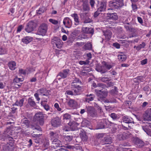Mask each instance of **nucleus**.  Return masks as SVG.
<instances>
[{"label": "nucleus", "instance_id": "1", "mask_svg": "<svg viewBox=\"0 0 151 151\" xmlns=\"http://www.w3.org/2000/svg\"><path fill=\"white\" fill-rule=\"evenodd\" d=\"M107 94L108 92L106 90H98L97 92L98 100L100 101L103 103L116 102V101L115 99H110L109 100L106 99V98L107 96Z\"/></svg>", "mask_w": 151, "mask_h": 151}, {"label": "nucleus", "instance_id": "2", "mask_svg": "<svg viewBox=\"0 0 151 151\" xmlns=\"http://www.w3.org/2000/svg\"><path fill=\"white\" fill-rule=\"evenodd\" d=\"M82 84L81 81L79 79L76 78L71 83V89L72 90L76 89L80 93L82 89Z\"/></svg>", "mask_w": 151, "mask_h": 151}, {"label": "nucleus", "instance_id": "3", "mask_svg": "<svg viewBox=\"0 0 151 151\" xmlns=\"http://www.w3.org/2000/svg\"><path fill=\"white\" fill-rule=\"evenodd\" d=\"M6 139H8L9 142L7 143L6 145H4L3 147V150L4 151H13L14 148V142L12 140L13 138L12 137L7 135L6 137Z\"/></svg>", "mask_w": 151, "mask_h": 151}, {"label": "nucleus", "instance_id": "4", "mask_svg": "<svg viewBox=\"0 0 151 151\" xmlns=\"http://www.w3.org/2000/svg\"><path fill=\"white\" fill-rule=\"evenodd\" d=\"M123 0H113L109 2V6L111 9H118L123 5Z\"/></svg>", "mask_w": 151, "mask_h": 151}, {"label": "nucleus", "instance_id": "5", "mask_svg": "<svg viewBox=\"0 0 151 151\" xmlns=\"http://www.w3.org/2000/svg\"><path fill=\"white\" fill-rule=\"evenodd\" d=\"M48 26L47 24L45 23H42L40 24L38 27L36 34L42 36L45 35L47 32Z\"/></svg>", "mask_w": 151, "mask_h": 151}, {"label": "nucleus", "instance_id": "6", "mask_svg": "<svg viewBox=\"0 0 151 151\" xmlns=\"http://www.w3.org/2000/svg\"><path fill=\"white\" fill-rule=\"evenodd\" d=\"M34 120L37 121L40 125L43 126L44 124V116L43 113L40 112L36 113L34 117Z\"/></svg>", "mask_w": 151, "mask_h": 151}, {"label": "nucleus", "instance_id": "7", "mask_svg": "<svg viewBox=\"0 0 151 151\" xmlns=\"http://www.w3.org/2000/svg\"><path fill=\"white\" fill-rule=\"evenodd\" d=\"M51 43L53 47L58 48H60L63 45L62 40L58 37H54L52 40Z\"/></svg>", "mask_w": 151, "mask_h": 151}, {"label": "nucleus", "instance_id": "8", "mask_svg": "<svg viewBox=\"0 0 151 151\" xmlns=\"http://www.w3.org/2000/svg\"><path fill=\"white\" fill-rule=\"evenodd\" d=\"M122 121L123 123H125L128 124V127L130 128H132V126L134 124L133 119L130 117L127 116H124L122 117ZM122 123V122H121Z\"/></svg>", "mask_w": 151, "mask_h": 151}, {"label": "nucleus", "instance_id": "9", "mask_svg": "<svg viewBox=\"0 0 151 151\" xmlns=\"http://www.w3.org/2000/svg\"><path fill=\"white\" fill-rule=\"evenodd\" d=\"M106 6L107 2L106 1H102L97 4V9L98 11L104 12L106 10Z\"/></svg>", "mask_w": 151, "mask_h": 151}, {"label": "nucleus", "instance_id": "10", "mask_svg": "<svg viewBox=\"0 0 151 151\" xmlns=\"http://www.w3.org/2000/svg\"><path fill=\"white\" fill-rule=\"evenodd\" d=\"M35 24L33 21L29 22L27 24L25 30L28 33H30L33 31L35 28Z\"/></svg>", "mask_w": 151, "mask_h": 151}, {"label": "nucleus", "instance_id": "11", "mask_svg": "<svg viewBox=\"0 0 151 151\" xmlns=\"http://www.w3.org/2000/svg\"><path fill=\"white\" fill-rule=\"evenodd\" d=\"M143 124H144L142 126L143 129L147 134L150 133L151 130V123L143 121Z\"/></svg>", "mask_w": 151, "mask_h": 151}, {"label": "nucleus", "instance_id": "12", "mask_svg": "<svg viewBox=\"0 0 151 151\" xmlns=\"http://www.w3.org/2000/svg\"><path fill=\"white\" fill-rule=\"evenodd\" d=\"M143 119L144 122H151V108L146 111L143 115Z\"/></svg>", "mask_w": 151, "mask_h": 151}, {"label": "nucleus", "instance_id": "13", "mask_svg": "<svg viewBox=\"0 0 151 151\" xmlns=\"http://www.w3.org/2000/svg\"><path fill=\"white\" fill-rule=\"evenodd\" d=\"M78 130L79 131V135L82 140L84 141H87L88 139V137L86 135V132L84 130L78 128L77 130Z\"/></svg>", "mask_w": 151, "mask_h": 151}, {"label": "nucleus", "instance_id": "14", "mask_svg": "<svg viewBox=\"0 0 151 151\" xmlns=\"http://www.w3.org/2000/svg\"><path fill=\"white\" fill-rule=\"evenodd\" d=\"M70 70L68 69L63 70L59 73L57 77L60 76L61 78H65L69 75Z\"/></svg>", "mask_w": 151, "mask_h": 151}, {"label": "nucleus", "instance_id": "15", "mask_svg": "<svg viewBox=\"0 0 151 151\" xmlns=\"http://www.w3.org/2000/svg\"><path fill=\"white\" fill-rule=\"evenodd\" d=\"M81 30L82 32L85 34H90L91 35H93L94 34V29L91 27H82Z\"/></svg>", "mask_w": 151, "mask_h": 151}, {"label": "nucleus", "instance_id": "16", "mask_svg": "<svg viewBox=\"0 0 151 151\" xmlns=\"http://www.w3.org/2000/svg\"><path fill=\"white\" fill-rule=\"evenodd\" d=\"M61 123L60 119L59 117H57L53 119L52 120L51 124L53 126L57 127L60 125Z\"/></svg>", "mask_w": 151, "mask_h": 151}, {"label": "nucleus", "instance_id": "17", "mask_svg": "<svg viewBox=\"0 0 151 151\" xmlns=\"http://www.w3.org/2000/svg\"><path fill=\"white\" fill-rule=\"evenodd\" d=\"M63 22L65 27L66 28H70L72 25V21L68 17L65 18L63 19Z\"/></svg>", "mask_w": 151, "mask_h": 151}, {"label": "nucleus", "instance_id": "18", "mask_svg": "<svg viewBox=\"0 0 151 151\" xmlns=\"http://www.w3.org/2000/svg\"><path fill=\"white\" fill-rule=\"evenodd\" d=\"M75 147L68 145H61L60 150V151H68V149H74Z\"/></svg>", "mask_w": 151, "mask_h": 151}, {"label": "nucleus", "instance_id": "19", "mask_svg": "<svg viewBox=\"0 0 151 151\" xmlns=\"http://www.w3.org/2000/svg\"><path fill=\"white\" fill-rule=\"evenodd\" d=\"M82 127H86L91 129H93L92 128V126L91 125L90 122L86 119H84L81 124Z\"/></svg>", "mask_w": 151, "mask_h": 151}, {"label": "nucleus", "instance_id": "20", "mask_svg": "<svg viewBox=\"0 0 151 151\" xmlns=\"http://www.w3.org/2000/svg\"><path fill=\"white\" fill-rule=\"evenodd\" d=\"M68 105L74 109L77 106V102L74 100L70 99L68 102Z\"/></svg>", "mask_w": 151, "mask_h": 151}, {"label": "nucleus", "instance_id": "21", "mask_svg": "<svg viewBox=\"0 0 151 151\" xmlns=\"http://www.w3.org/2000/svg\"><path fill=\"white\" fill-rule=\"evenodd\" d=\"M82 6V8L80 9L81 12H88L89 11L90 7L87 2H84Z\"/></svg>", "mask_w": 151, "mask_h": 151}, {"label": "nucleus", "instance_id": "22", "mask_svg": "<svg viewBox=\"0 0 151 151\" xmlns=\"http://www.w3.org/2000/svg\"><path fill=\"white\" fill-rule=\"evenodd\" d=\"M22 126L23 127L27 128L29 127V121L27 118H24L22 121Z\"/></svg>", "mask_w": 151, "mask_h": 151}, {"label": "nucleus", "instance_id": "23", "mask_svg": "<svg viewBox=\"0 0 151 151\" xmlns=\"http://www.w3.org/2000/svg\"><path fill=\"white\" fill-rule=\"evenodd\" d=\"M33 40L32 37L30 36H27L23 37L22 41L23 42L26 44H27L31 42Z\"/></svg>", "mask_w": 151, "mask_h": 151}, {"label": "nucleus", "instance_id": "24", "mask_svg": "<svg viewBox=\"0 0 151 151\" xmlns=\"http://www.w3.org/2000/svg\"><path fill=\"white\" fill-rule=\"evenodd\" d=\"M72 90L74 91L73 92L72 91L67 90L65 92V93L68 95L72 96H76L80 94V93L76 90V89H74V90Z\"/></svg>", "mask_w": 151, "mask_h": 151}, {"label": "nucleus", "instance_id": "25", "mask_svg": "<svg viewBox=\"0 0 151 151\" xmlns=\"http://www.w3.org/2000/svg\"><path fill=\"white\" fill-rule=\"evenodd\" d=\"M107 14L110 19L114 20H116L118 18L117 14L116 13H107Z\"/></svg>", "mask_w": 151, "mask_h": 151}, {"label": "nucleus", "instance_id": "26", "mask_svg": "<svg viewBox=\"0 0 151 151\" xmlns=\"http://www.w3.org/2000/svg\"><path fill=\"white\" fill-rule=\"evenodd\" d=\"M51 140L52 142V144L54 145L53 147H60V144H59L60 142V140L58 139V138H55L54 139H52Z\"/></svg>", "mask_w": 151, "mask_h": 151}, {"label": "nucleus", "instance_id": "27", "mask_svg": "<svg viewBox=\"0 0 151 151\" xmlns=\"http://www.w3.org/2000/svg\"><path fill=\"white\" fill-rule=\"evenodd\" d=\"M87 97L85 98V101L86 102H89L90 101H93L94 98L95 96L92 94H90L89 95L87 94L86 95Z\"/></svg>", "mask_w": 151, "mask_h": 151}, {"label": "nucleus", "instance_id": "28", "mask_svg": "<svg viewBox=\"0 0 151 151\" xmlns=\"http://www.w3.org/2000/svg\"><path fill=\"white\" fill-rule=\"evenodd\" d=\"M51 139L58 138V131H52L50 133Z\"/></svg>", "mask_w": 151, "mask_h": 151}, {"label": "nucleus", "instance_id": "29", "mask_svg": "<svg viewBox=\"0 0 151 151\" xmlns=\"http://www.w3.org/2000/svg\"><path fill=\"white\" fill-rule=\"evenodd\" d=\"M27 102L31 106L33 107L36 106V104L34 100L32 99V97H30L28 99Z\"/></svg>", "mask_w": 151, "mask_h": 151}, {"label": "nucleus", "instance_id": "30", "mask_svg": "<svg viewBox=\"0 0 151 151\" xmlns=\"http://www.w3.org/2000/svg\"><path fill=\"white\" fill-rule=\"evenodd\" d=\"M104 35L106 39L108 40H110L111 37L112 33L109 30H107L104 32Z\"/></svg>", "mask_w": 151, "mask_h": 151}, {"label": "nucleus", "instance_id": "31", "mask_svg": "<svg viewBox=\"0 0 151 151\" xmlns=\"http://www.w3.org/2000/svg\"><path fill=\"white\" fill-rule=\"evenodd\" d=\"M24 101V99L23 98L19 100V101L17 100L15 103L13 105V106L15 105L19 106L20 107H21L23 105Z\"/></svg>", "mask_w": 151, "mask_h": 151}, {"label": "nucleus", "instance_id": "32", "mask_svg": "<svg viewBox=\"0 0 151 151\" xmlns=\"http://www.w3.org/2000/svg\"><path fill=\"white\" fill-rule=\"evenodd\" d=\"M16 63L13 61L10 62L8 63L9 68L11 70H14L16 68Z\"/></svg>", "mask_w": 151, "mask_h": 151}, {"label": "nucleus", "instance_id": "33", "mask_svg": "<svg viewBox=\"0 0 151 151\" xmlns=\"http://www.w3.org/2000/svg\"><path fill=\"white\" fill-rule=\"evenodd\" d=\"M109 115L114 120H117L119 119L120 117L119 115L115 113H111Z\"/></svg>", "mask_w": 151, "mask_h": 151}, {"label": "nucleus", "instance_id": "34", "mask_svg": "<svg viewBox=\"0 0 151 151\" xmlns=\"http://www.w3.org/2000/svg\"><path fill=\"white\" fill-rule=\"evenodd\" d=\"M37 92L39 93L42 94L43 95H47L48 93L47 92V91L45 88H41L37 90Z\"/></svg>", "mask_w": 151, "mask_h": 151}, {"label": "nucleus", "instance_id": "35", "mask_svg": "<svg viewBox=\"0 0 151 151\" xmlns=\"http://www.w3.org/2000/svg\"><path fill=\"white\" fill-rule=\"evenodd\" d=\"M118 58L120 61L122 62L125 61L127 58L126 55L123 54L118 55Z\"/></svg>", "mask_w": 151, "mask_h": 151}, {"label": "nucleus", "instance_id": "36", "mask_svg": "<svg viewBox=\"0 0 151 151\" xmlns=\"http://www.w3.org/2000/svg\"><path fill=\"white\" fill-rule=\"evenodd\" d=\"M46 10L45 7L42 6L40 7L39 9L37 11V15H40L42 14Z\"/></svg>", "mask_w": 151, "mask_h": 151}, {"label": "nucleus", "instance_id": "37", "mask_svg": "<svg viewBox=\"0 0 151 151\" xmlns=\"http://www.w3.org/2000/svg\"><path fill=\"white\" fill-rule=\"evenodd\" d=\"M74 126L73 125H72L71 128H69L67 127H66L65 126L63 128V130L65 131H69L70 129L72 131L76 130L78 129V128L76 127L75 126H74V128H73Z\"/></svg>", "mask_w": 151, "mask_h": 151}, {"label": "nucleus", "instance_id": "38", "mask_svg": "<svg viewBox=\"0 0 151 151\" xmlns=\"http://www.w3.org/2000/svg\"><path fill=\"white\" fill-rule=\"evenodd\" d=\"M71 16L74 18V21L76 23V24L78 25L79 24V21L78 19V17L77 14H72Z\"/></svg>", "mask_w": 151, "mask_h": 151}, {"label": "nucleus", "instance_id": "39", "mask_svg": "<svg viewBox=\"0 0 151 151\" xmlns=\"http://www.w3.org/2000/svg\"><path fill=\"white\" fill-rule=\"evenodd\" d=\"M38 122L37 121L34 120V119L33 118V121L32 122L30 125L31 128L32 129H34L35 127L38 126Z\"/></svg>", "mask_w": 151, "mask_h": 151}, {"label": "nucleus", "instance_id": "40", "mask_svg": "<svg viewBox=\"0 0 151 151\" xmlns=\"http://www.w3.org/2000/svg\"><path fill=\"white\" fill-rule=\"evenodd\" d=\"M124 27L127 31H129L131 32L134 31L135 30L134 28L131 26L128 25H124Z\"/></svg>", "mask_w": 151, "mask_h": 151}, {"label": "nucleus", "instance_id": "41", "mask_svg": "<svg viewBox=\"0 0 151 151\" xmlns=\"http://www.w3.org/2000/svg\"><path fill=\"white\" fill-rule=\"evenodd\" d=\"M103 64L104 67L106 68L108 70H110L112 67L111 65L108 64L105 62H103Z\"/></svg>", "mask_w": 151, "mask_h": 151}, {"label": "nucleus", "instance_id": "42", "mask_svg": "<svg viewBox=\"0 0 151 151\" xmlns=\"http://www.w3.org/2000/svg\"><path fill=\"white\" fill-rule=\"evenodd\" d=\"M123 135V137H124V140L131 137L132 136V134L129 132L124 133Z\"/></svg>", "mask_w": 151, "mask_h": 151}, {"label": "nucleus", "instance_id": "43", "mask_svg": "<svg viewBox=\"0 0 151 151\" xmlns=\"http://www.w3.org/2000/svg\"><path fill=\"white\" fill-rule=\"evenodd\" d=\"M7 52V50L5 48L0 47V55H4Z\"/></svg>", "mask_w": 151, "mask_h": 151}, {"label": "nucleus", "instance_id": "44", "mask_svg": "<svg viewBox=\"0 0 151 151\" xmlns=\"http://www.w3.org/2000/svg\"><path fill=\"white\" fill-rule=\"evenodd\" d=\"M72 136H66L64 137L65 140L67 142L71 141L73 139Z\"/></svg>", "mask_w": 151, "mask_h": 151}, {"label": "nucleus", "instance_id": "45", "mask_svg": "<svg viewBox=\"0 0 151 151\" xmlns=\"http://www.w3.org/2000/svg\"><path fill=\"white\" fill-rule=\"evenodd\" d=\"M146 45V44L144 42H142V44H139L137 46V51L140 50L141 48H144Z\"/></svg>", "mask_w": 151, "mask_h": 151}, {"label": "nucleus", "instance_id": "46", "mask_svg": "<svg viewBox=\"0 0 151 151\" xmlns=\"http://www.w3.org/2000/svg\"><path fill=\"white\" fill-rule=\"evenodd\" d=\"M81 12L79 14L80 17L81 19H84L86 18V17L87 13L86 12Z\"/></svg>", "mask_w": 151, "mask_h": 151}, {"label": "nucleus", "instance_id": "47", "mask_svg": "<svg viewBox=\"0 0 151 151\" xmlns=\"http://www.w3.org/2000/svg\"><path fill=\"white\" fill-rule=\"evenodd\" d=\"M71 116L68 113H66L63 114V119H69L70 118Z\"/></svg>", "mask_w": 151, "mask_h": 151}, {"label": "nucleus", "instance_id": "48", "mask_svg": "<svg viewBox=\"0 0 151 151\" xmlns=\"http://www.w3.org/2000/svg\"><path fill=\"white\" fill-rule=\"evenodd\" d=\"M90 116L92 117H96L97 115V113L96 111L94 109L93 111H92L91 113L88 114Z\"/></svg>", "mask_w": 151, "mask_h": 151}, {"label": "nucleus", "instance_id": "49", "mask_svg": "<svg viewBox=\"0 0 151 151\" xmlns=\"http://www.w3.org/2000/svg\"><path fill=\"white\" fill-rule=\"evenodd\" d=\"M89 63V61L88 60H86V61H80L79 63L81 65L88 64Z\"/></svg>", "mask_w": 151, "mask_h": 151}, {"label": "nucleus", "instance_id": "50", "mask_svg": "<svg viewBox=\"0 0 151 151\" xmlns=\"http://www.w3.org/2000/svg\"><path fill=\"white\" fill-rule=\"evenodd\" d=\"M123 134H119L117 135V138L119 140H124V137H123Z\"/></svg>", "mask_w": 151, "mask_h": 151}, {"label": "nucleus", "instance_id": "51", "mask_svg": "<svg viewBox=\"0 0 151 151\" xmlns=\"http://www.w3.org/2000/svg\"><path fill=\"white\" fill-rule=\"evenodd\" d=\"M87 113L89 114L94 109L93 107L91 106H88L86 108Z\"/></svg>", "mask_w": 151, "mask_h": 151}, {"label": "nucleus", "instance_id": "52", "mask_svg": "<svg viewBox=\"0 0 151 151\" xmlns=\"http://www.w3.org/2000/svg\"><path fill=\"white\" fill-rule=\"evenodd\" d=\"M104 140L106 143H109V142H111V138L110 137H106L104 138Z\"/></svg>", "mask_w": 151, "mask_h": 151}, {"label": "nucleus", "instance_id": "53", "mask_svg": "<svg viewBox=\"0 0 151 151\" xmlns=\"http://www.w3.org/2000/svg\"><path fill=\"white\" fill-rule=\"evenodd\" d=\"M137 79L138 81V82H143L144 81V78L142 76H138L137 78Z\"/></svg>", "mask_w": 151, "mask_h": 151}, {"label": "nucleus", "instance_id": "54", "mask_svg": "<svg viewBox=\"0 0 151 151\" xmlns=\"http://www.w3.org/2000/svg\"><path fill=\"white\" fill-rule=\"evenodd\" d=\"M49 21L54 24H57L58 23V21L51 19H49Z\"/></svg>", "mask_w": 151, "mask_h": 151}, {"label": "nucleus", "instance_id": "55", "mask_svg": "<svg viewBox=\"0 0 151 151\" xmlns=\"http://www.w3.org/2000/svg\"><path fill=\"white\" fill-rule=\"evenodd\" d=\"M84 19V23H90L92 21V19L90 18H85Z\"/></svg>", "mask_w": 151, "mask_h": 151}, {"label": "nucleus", "instance_id": "56", "mask_svg": "<svg viewBox=\"0 0 151 151\" xmlns=\"http://www.w3.org/2000/svg\"><path fill=\"white\" fill-rule=\"evenodd\" d=\"M95 3V2L94 0H90V4L91 7L92 8H94V4Z\"/></svg>", "mask_w": 151, "mask_h": 151}, {"label": "nucleus", "instance_id": "57", "mask_svg": "<svg viewBox=\"0 0 151 151\" xmlns=\"http://www.w3.org/2000/svg\"><path fill=\"white\" fill-rule=\"evenodd\" d=\"M94 106L96 109H97L98 110H99L100 111V112H101V108L97 104H96V103H94Z\"/></svg>", "mask_w": 151, "mask_h": 151}, {"label": "nucleus", "instance_id": "58", "mask_svg": "<svg viewBox=\"0 0 151 151\" xmlns=\"http://www.w3.org/2000/svg\"><path fill=\"white\" fill-rule=\"evenodd\" d=\"M54 107H55L57 109V110L58 111H60L61 110V109L60 108L59 106V104L57 103H56L54 104Z\"/></svg>", "mask_w": 151, "mask_h": 151}, {"label": "nucleus", "instance_id": "59", "mask_svg": "<svg viewBox=\"0 0 151 151\" xmlns=\"http://www.w3.org/2000/svg\"><path fill=\"white\" fill-rule=\"evenodd\" d=\"M104 125L101 123L99 124H98V129H102L104 128Z\"/></svg>", "mask_w": 151, "mask_h": 151}, {"label": "nucleus", "instance_id": "60", "mask_svg": "<svg viewBox=\"0 0 151 151\" xmlns=\"http://www.w3.org/2000/svg\"><path fill=\"white\" fill-rule=\"evenodd\" d=\"M19 73L21 74L25 75L26 74L27 71L25 70H24L22 69H20L19 70Z\"/></svg>", "mask_w": 151, "mask_h": 151}, {"label": "nucleus", "instance_id": "61", "mask_svg": "<svg viewBox=\"0 0 151 151\" xmlns=\"http://www.w3.org/2000/svg\"><path fill=\"white\" fill-rule=\"evenodd\" d=\"M84 44L83 42H77L74 44V47H76L77 46H81Z\"/></svg>", "mask_w": 151, "mask_h": 151}, {"label": "nucleus", "instance_id": "62", "mask_svg": "<svg viewBox=\"0 0 151 151\" xmlns=\"http://www.w3.org/2000/svg\"><path fill=\"white\" fill-rule=\"evenodd\" d=\"M108 79L109 78L108 77H103L101 78L100 80L102 81L106 82V81H108Z\"/></svg>", "mask_w": 151, "mask_h": 151}, {"label": "nucleus", "instance_id": "63", "mask_svg": "<svg viewBox=\"0 0 151 151\" xmlns=\"http://www.w3.org/2000/svg\"><path fill=\"white\" fill-rule=\"evenodd\" d=\"M116 88L114 89H113L111 90L110 92L112 94H116L117 93L118 91L116 90Z\"/></svg>", "mask_w": 151, "mask_h": 151}, {"label": "nucleus", "instance_id": "64", "mask_svg": "<svg viewBox=\"0 0 151 151\" xmlns=\"http://www.w3.org/2000/svg\"><path fill=\"white\" fill-rule=\"evenodd\" d=\"M147 59H145L141 61V64L143 65L146 64L147 63Z\"/></svg>", "mask_w": 151, "mask_h": 151}]
</instances>
